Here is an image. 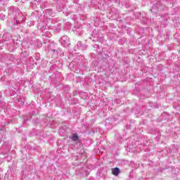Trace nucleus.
I'll return each mask as SVG.
<instances>
[{
    "label": "nucleus",
    "instance_id": "6e6552de",
    "mask_svg": "<svg viewBox=\"0 0 180 180\" xmlns=\"http://www.w3.org/2000/svg\"><path fill=\"white\" fill-rule=\"evenodd\" d=\"M51 51H53V53H54L55 54H58V53H60V50L53 49L51 50Z\"/></svg>",
    "mask_w": 180,
    "mask_h": 180
},
{
    "label": "nucleus",
    "instance_id": "1a4fd4ad",
    "mask_svg": "<svg viewBox=\"0 0 180 180\" xmlns=\"http://www.w3.org/2000/svg\"><path fill=\"white\" fill-rule=\"evenodd\" d=\"M65 91H66L67 92H69V91H70V86H66L65 87Z\"/></svg>",
    "mask_w": 180,
    "mask_h": 180
},
{
    "label": "nucleus",
    "instance_id": "0eeeda50",
    "mask_svg": "<svg viewBox=\"0 0 180 180\" xmlns=\"http://www.w3.org/2000/svg\"><path fill=\"white\" fill-rule=\"evenodd\" d=\"M55 67L56 68H61L63 67V63H59L58 65H57V63L55 64Z\"/></svg>",
    "mask_w": 180,
    "mask_h": 180
},
{
    "label": "nucleus",
    "instance_id": "9b49d317",
    "mask_svg": "<svg viewBox=\"0 0 180 180\" xmlns=\"http://www.w3.org/2000/svg\"><path fill=\"white\" fill-rule=\"evenodd\" d=\"M94 49H98V48H99V46L98 44H94Z\"/></svg>",
    "mask_w": 180,
    "mask_h": 180
},
{
    "label": "nucleus",
    "instance_id": "9d476101",
    "mask_svg": "<svg viewBox=\"0 0 180 180\" xmlns=\"http://www.w3.org/2000/svg\"><path fill=\"white\" fill-rule=\"evenodd\" d=\"M77 95H78V91H73V96H77Z\"/></svg>",
    "mask_w": 180,
    "mask_h": 180
},
{
    "label": "nucleus",
    "instance_id": "39448f33",
    "mask_svg": "<svg viewBox=\"0 0 180 180\" xmlns=\"http://www.w3.org/2000/svg\"><path fill=\"white\" fill-rule=\"evenodd\" d=\"M119 174H120V169L115 167L113 169V175H115V176H117V175H119Z\"/></svg>",
    "mask_w": 180,
    "mask_h": 180
},
{
    "label": "nucleus",
    "instance_id": "f257e3e1",
    "mask_svg": "<svg viewBox=\"0 0 180 180\" xmlns=\"http://www.w3.org/2000/svg\"><path fill=\"white\" fill-rule=\"evenodd\" d=\"M60 43L64 47H68L70 46V38L67 35H64L60 38Z\"/></svg>",
    "mask_w": 180,
    "mask_h": 180
},
{
    "label": "nucleus",
    "instance_id": "ddd939ff",
    "mask_svg": "<svg viewBox=\"0 0 180 180\" xmlns=\"http://www.w3.org/2000/svg\"><path fill=\"white\" fill-rule=\"evenodd\" d=\"M111 174H113V169H111Z\"/></svg>",
    "mask_w": 180,
    "mask_h": 180
},
{
    "label": "nucleus",
    "instance_id": "7ed1b4c3",
    "mask_svg": "<svg viewBox=\"0 0 180 180\" xmlns=\"http://www.w3.org/2000/svg\"><path fill=\"white\" fill-rule=\"evenodd\" d=\"M77 46L79 50H85L86 49V46L82 44V42H81L80 41L77 42Z\"/></svg>",
    "mask_w": 180,
    "mask_h": 180
},
{
    "label": "nucleus",
    "instance_id": "20e7f679",
    "mask_svg": "<svg viewBox=\"0 0 180 180\" xmlns=\"http://www.w3.org/2000/svg\"><path fill=\"white\" fill-rule=\"evenodd\" d=\"M65 5L63 3H61L60 4H58L57 6V9L58 12H63V9H64Z\"/></svg>",
    "mask_w": 180,
    "mask_h": 180
},
{
    "label": "nucleus",
    "instance_id": "423d86ee",
    "mask_svg": "<svg viewBox=\"0 0 180 180\" xmlns=\"http://www.w3.org/2000/svg\"><path fill=\"white\" fill-rule=\"evenodd\" d=\"M35 43H36V45L38 46V47H41L43 46V44L41 43V41L39 39H37L35 41Z\"/></svg>",
    "mask_w": 180,
    "mask_h": 180
},
{
    "label": "nucleus",
    "instance_id": "f8f14e48",
    "mask_svg": "<svg viewBox=\"0 0 180 180\" xmlns=\"http://www.w3.org/2000/svg\"><path fill=\"white\" fill-rule=\"evenodd\" d=\"M34 1L35 2H39V0H32Z\"/></svg>",
    "mask_w": 180,
    "mask_h": 180
},
{
    "label": "nucleus",
    "instance_id": "4468645a",
    "mask_svg": "<svg viewBox=\"0 0 180 180\" xmlns=\"http://www.w3.org/2000/svg\"><path fill=\"white\" fill-rule=\"evenodd\" d=\"M75 50H77V47H75Z\"/></svg>",
    "mask_w": 180,
    "mask_h": 180
},
{
    "label": "nucleus",
    "instance_id": "f03ea898",
    "mask_svg": "<svg viewBox=\"0 0 180 180\" xmlns=\"http://www.w3.org/2000/svg\"><path fill=\"white\" fill-rule=\"evenodd\" d=\"M69 139L72 140V141H75V143H81L79 136H78V134L77 133L72 134V135L69 136Z\"/></svg>",
    "mask_w": 180,
    "mask_h": 180
}]
</instances>
